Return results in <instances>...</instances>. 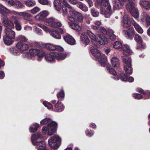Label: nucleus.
Here are the masks:
<instances>
[{
  "mask_svg": "<svg viewBox=\"0 0 150 150\" xmlns=\"http://www.w3.org/2000/svg\"><path fill=\"white\" fill-rule=\"evenodd\" d=\"M71 16H68L67 19L70 27L73 29L79 31L81 30V27L79 24L78 22H82L83 17L80 13L76 11H74L71 13Z\"/></svg>",
  "mask_w": 150,
  "mask_h": 150,
  "instance_id": "obj_1",
  "label": "nucleus"
},
{
  "mask_svg": "<svg viewBox=\"0 0 150 150\" xmlns=\"http://www.w3.org/2000/svg\"><path fill=\"white\" fill-rule=\"evenodd\" d=\"M126 1L127 0H114L113 1L112 10L111 9V6L109 5L106 9L103 7H101L100 9V13L104 15L105 17L109 18L115 11L120 9L124 4V2Z\"/></svg>",
  "mask_w": 150,
  "mask_h": 150,
  "instance_id": "obj_2",
  "label": "nucleus"
},
{
  "mask_svg": "<svg viewBox=\"0 0 150 150\" xmlns=\"http://www.w3.org/2000/svg\"><path fill=\"white\" fill-rule=\"evenodd\" d=\"M87 33L91 39L92 42L97 47H99V46L97 42L102 45H104L108 42L107 39L104 35L98 34L96 35L89 30H87Z\"/></svg>",
  "mask_w": 150,
  "mask_h": 150,
  "instance_id": "obj_3",
  "label": "nucleus"
},
{
  "mask_svg": "<svg viewBox=\"0 0 150 150\" xmlns=\"http://www.w3.org/2000/svg\"><path fill=\"white\" fill-rule=\"evenodd\" d=\"M42 57H45L46 61L48 62L52 63L55 61V59L58 60L64 59L67 57L66 54L59 53L56 52H51L50 53H45V51L43 50Z\"/></svg>",
  "mask_w": 150,
  "mask_h": 150,
  "instance_id": "obj_4",
  "label": "nucleus"
},
{
  "mask_svg": "<svg viewBox=\"0 0 150 150\" xmlns=\"http://www.w3.org/2000/svg\"><path fill=\"white\" fill-rule=\"evenodd\" d=\"M90 50L93 55L98 59V61L100 65L102 67H105L107 61V58L104 55H101L100 51L95 49L92 45L90 46Z\"/></svg>",
  "mask_w": 150,
  "mask_h": 150,
  "instance_id": "obj_5",
  "label": "nucleus"
},
{
  "mask_svg": "<svg viewBox=\"0 0 150 150\" xmlns=\"http://www.w3.org/2000/svg\"><path fill=\"white\" fill-rule=\"evenodd\" d=\"M28 39L24 36L20 35L18 37L17 41H18L16 46L17 48L21 51H24L28 49L29 46L28 44L24 42L27 41Z\"/></svg>",
  "mask_w": 150,
  "mask_h": 150,
  "instance_id": "obj_6",
  "label": "nucleus"
},
{
  "mask_svg": "<svg viewBox=\"0 0 150 150\" xmlns=\"http://www.w3.org/2000/svg\"><path fill=\"white\" fill-rule=\"evenodd\" d=\"M61 142V138L58 136H54L48 140V143L50 147L53 149H57L59 146Z\"/></svg>",
  "mask_w": 150,
  "mask_h": 150,
  "instance_id": "obj_7",
  "label": "nucleus"
},
{
  "mask_svg": "<svg viewBox=\"0 0 150 150\" xmlns=\"http://www.w3.org/2000/svg\"><path fill=\"white\" fill-rule=\"evenodd\" d=\"M122 60L125 64L124 65V69L127 74H130L132 72V67L131 59L128 57H122Z\"/></svg>",
  "mask_w": 150,
  "mask_h": 150,
  "instance_id": "obj_8",
  "label": "nucleus"
},
{
  "mask_svg": "<svg viewBox=\"0 0 150 150\" xmlns=\"http://www.w3.org/2000/svg\"><path fill=\"white\" fill-rule=\"evenodd\" d=\"M43 50H38L37 49H31L29 52H26L25 54V57L28 58H31V56H35L36 55L40 58L42 57Z\"/></svg>",
  "mask_w": 150,
  "mask_h": 150,
  "instance_id": "obj_9",
  "label": "nucleus"
},
{
  "mask_svg": "<svg viewBox=\"0 0 150 150\" xmlns=\"http://www.w3.org/2000/svg\"><path fill=\"white\" fill-rule=\"evenodd\" d=\"M40 46L49 50H56L59 52H62L64 51L63 48L61 46L54 45L50 43L43 44Z\"/></svg>",
  "mask_w": 150,
  "mask_h": 150,
  "instance_id": "obj_10",
  "label": "nucleus"
},
{
  "mask_svg": "<svg viewBox=\"0 0 150 150\" xmlns=\"http://www.w3.org/2000/svg\"><path fill=\"white\" fill-rule=\"evenodd\" d=\"M9 12V11L8 9V11L7 13H1L2 22L4 25L5 26H9L11 28H14L13 23L10 20L8 19L7 16V15Z\"/></svg>",
  "mask_w": 150,
  "mask_h": 150,
  "instance_id": "obj_11",
  "label": "nucleus"
},
{
  "mask_svg": "<svg viewBox=\"0 0 150 150\" xmlns=\"http://www.w3.org/2000/svg\"><path fill=\"white\" fill-rule=\"evenodd\" d=\"M49 127L48 135H51L55 133L57 131V124L54 121H51L50 123L47 124Z\"/></svg>",
  "mask_w": 150,
  "mask_h": 150,
  "instance_id": "obj_12",
  "label": "nucleus"
},
{
  "mask_svg": "<svg viewBox=\"0 0 150 150\" xmlns=\"http://www.w3.org/2000/svg\"><path fill=\"white\" fill-rule=\"evenodd\" d=\"M45 23L47 25L53 28H57L60 27L62 26V24L61 23L58 22H55L54 20L52 18L47 19Z\"/></svg>",
  "mask_w": 150,
  "mask_h": 150,
  "instance_id": "obj_13",
  "label": "nucleus"
},
{
  "mask_svg": "<svg viewBox=\"0 0 150 150\" xmlns=\"http://www.w3.org/2000/svg\"><path fill=\"white\" fill-rule=\"evenodd\" d=\"M126 37L130 40H132L136 33V32L133 28H129L127 30H123Z\"/></svg>",
  "mask_w": 150,
  "mask_h": 150,
  "instance_id": "obj_14",
  "label": "nucleus"
},
{
  "mask_svg": "<svg viewBox=\"0 0 150 150\" xmlns=\"http://www.w3.org/2000/svg\"><path fill=\"white\" fill-rule=\"evenodd\" d=\"M65 32L63 29L59 28L54 31L51 32L50 33V34L52 37L55 38L60 39L61 38V36L60 33L64 34Z\"/></svg>",
  "mask_w": 150,
  "mask_h": 150,
  "instance_id": "obj_15",
  "label": "nucleus"
},
{
  "mask_svg": "<svg viewBox=\"0 0 150 150\" xmlns=\"http://www.w3.org/2000/svg\"><path fill=\"white\" fill-rule=\"evenodd\" d=\"M66 0H54V6L56 10L59 11L62 9V5L66 4Z\"/></svg>",
  "mask_w": 150,
  "mask_h": 150,
  "instance_id": "obj_16",
  "label": "nucleus"
},
{
  "mask_svg": "<svg viewBox=\"0 0 150 150\" xmlns=\"http://www.w3.org/2000/svg\"><path fill=\"white\" fill-rule=\"evenodd\" d=\"M131 20L127 16H125L122 21L121 25L124 28H127L130 27L131 25Z\"/></svg>",
  "mask_w": 150,
  "mask_h": 150,
  "instance_id": "obj_17",
  "label": "nucleus"
},
{
  "mask_svg": "<svg viewBox=\"0 0 150 150\" xmlns=\"http://www.w3.org/2000/svg\"><path fill=\"white\" fill-rule=\"evenodd\" d=\"M106 68L109 72L113 75L112 76V78L116 80H118L120 79V75H119V76L117 74L116 71L111 67L110 64H107Z\"/></svg>",
  "mask_w": 150,
  "mask_h": 150,
  "instance_id": "obj_18",
  "label": "nucleus"
},
{
  "mask_svg": "<svg viewBox=\"0 0 150 150\" xmlns=\"http://www.w3.org/2000/svg\"><path fill=\"white\" fill-rule=\"evenodd\" d=\"M120 75V79L123 81H128L130 82H132L134 81V79L131 76L128 77L123 71H121L118 73Z\"/></svg>",
  "mask_w": 150,
  "mask_h": 150,
  "instance_id": "obj_19",
  "label": "nucleus"
},
{
  "mask_svg": "<svg viewBox=\"0 0 150 150\" xmlns=\"http://www.w3.org/2000/svg\"><path fill=\"white\" fill-rule=\"evenodd\" d=\"M48 15L47 11H43L36 15L35 18L37 20L44 21L45 19Z\"/></svg>",
  "mask_w": 150,
  "mask_h": 150,
  "instance_id": "obj_20",
  "label": "nucleus"
},
{
  "mask_svg": "<svg viewBox=\"0 0 150 150\" xmlns=\"http://www.w3.org/2000/svg\"><path fill=\"white\" fill-rule=\"evenodd\" d=\"M63 39L67 43L71 45H74L76 42L74 38L71 35L69 34L64 36Z\"/></svg>",
  "mask_w": 150,
  "mask_h": 150,
  "instance_id": "obj_21",
  "label": "nucleus"
},
{
  "mask_svg": "<svg viewBox=\"0 0 150 150\" xmlns=\"http://www.w3.org/2000/svg\"><path fill=\"white\" fill-rule=\"evenodd\" d=\"M53 109L56 112H61L63 111L64 108V106L62 103L58 101L56 104L54 105Z\"/></svg>",
  "mask_w": 150,
  "mask_h": 150,
  "instance_id": "obj_22",
  "label": "nucleus"
},
{
  "mask_svg": "<svg viewBox=\"0 0 150 150\" xmlns=\"http://www.w3.org/2000/svg\"><path fill=\"white\" fill-rule=\"evenodd\" d=\"M121 50L123 51L124 55L126 56H129L132 53V51L130 49L129 46L126 44L123 45Z\"/></svg>",
  "mask_w": 150,
  "mask_h": 150,
  "instance_id": "obj_23",
  "label": "nucleus"
},
{
  "mask_svg": "<svg viewBox=\"0 0 150 150\" xmlns=\"http://www.w3.org/2000/svg\"><path fill=\"white\" fill-rule=\"evenodd\" d=\"M5 33L6 36L14 39L15 38V33L9 28H5Z\"/></svg>",
  "mask_w": 150,
  "mask_h": 150,
  "instance_id": "obj_24",
  "label": "nucleus"
},
{
  "mask_svg": "<svg viewBox=\"0 0 150 150\" xmlns=\"http://www.w3.org/2000/svg\"><path fill=\"white\" fill-rule=\"evenodd\" d=\"M132 23L136 30L139 33H142L143 32V30L142 28L138 25L132 18H131Z\"/></svg>",
  "mask_w": 150,
  "mask_h": 150,
  "instance_id": "obj_25",
  "label": "nucleus"
},
{
  "mask_svg": "<svg viewBox=\"0 0 150 150\" xmlns=\"http://www.w3.org/2000/svg\"><path fill=\"white\" fill-rule=\"evenodd\" d=\"M80 39L81 41L86 45H88L90 43V41L88 38L86 34L82 33Z\"/></svg>",
  "mask_w": 150,
  "mask_h": 150,
  "instance_id": "obj_26",
  "label": "nucleus"
},
{
  "mask_svg": "<svg viewBox=\"0 0 150 150\" xmlns=\"http://www.w3.org/2000/svg\"><path fill=\"white\" fill-rule=\"evenodd\" d=\"M33 145L36 146V148L40 147L43 148L44 147H46V143L44 141H33Z\"/></svg>",
  "mask_w": 150,
  "mask_h": 150,
  "instance_id": "obj_27",
  "label": "nucleus"
},
{
  "mask_svg": "<svg viewBox=\"0 0 150 150\" xmlns=\"http://www.w3.org/2000/svg\"><path fill=\"white\" fill-rule=\"evenodd\" d=\"M18 15L26 20L30 21L31 20V18L32 15L30 13L26 12H20L19 13Z\"/></svg>",
  "mask_w": 150,
  "mask_h": 150,
  "instance_id": "obj_28",
  "label": "nucleus"
},
{
  "mask_svg": "<svg viewBox=\"0 0 150 150\" xmlns=\"http://www.w3.org/2000/svg\"><path fill=\"white\" fill-rule=\"evenodd\" d=\"M112 66L115 68L117 69L120 66L119 60L116 57H113L111 60Z\"/></svg>",
  "mask_w": 150,
  "mask_h": 150,
  "instance_id": "obj_29",
  "label": "nucleus"
},
{
  "mask_svg": "<svg viewBox=\"0 0 150 150\" xmlns=\"http://www.w3.org/2000/svg\"><path fill=\"white\" fill-rule=\"evenodd\" d=\"M139 4L142 8L147 10H149L150 8V2L149 1H141Z\"/></svg>",
  "mask_w": 150,
  "mask_h": 150,
  "instance_id": "obj_30",
  "label": "nucleus"
},
{
  "mask_svg": "<svg viewBox=\"0 0 150 150\" xmlns=\"http://www.w3.org/2000/svg\"><path fill=\"white\" fill-rule=\"evenodd\" d=\"M12 38L7 37L6 36H4L3 37V40L4 44L7 45H9L12 44L13 43V41Z\"/></svg>",
  "mask_w": 150,
  "mask_h": 150,
  "instance_id": "obj_31",
  "label": "nucleus"
},
{
  "mask_svg": "<svg viewBox=\"0 0 150 150\" xmlns=\"http://www.w3.org/2000/svg\"><path fill=\"white\" fill-rule=\"evenodd\" d=\"M43 137L42 135L40 134L37 133L33 135L31 137V141L32 144L33 141H38V139Z\"/></svg>",
  "mask_w": 150,
  "mask_h": 150,
  "instance_id": "obj_32",
  "label": "nucleus"
},
{
  "mask_svg": "<svg viewBox=\"0 0 150 150\" xmlns=\"http://www.w3.org/2000/svg\"><path fill=\"white\" fill-rule=\"evenodd\" d=\"M129 12L132 16L134 18L136 19L139 17V12L138 10L136 8H135L132 9H131Z\"/></svg>",
  "mask_w": 150,
  "mask_h": 150,
  "instance_id": "obj_33",
  "label": "nucleus"
},
{
  "mask_svg": "<svg viewBox=\"0 0 150 150\" xmlns=\"http://www.w3.org/2000/svg\"><path fill=\"white\" fill-rule=\"evenodd\" d=\"M92 28L95 30H99L101 33H102L104 34L107 33V32L106 30L103 27L97 26L96 25H93L92 26Z\"/></svg>",
  "mask_w": 150,
  "mask_h": 150,
  "instance_id": "obj_34",
  "label": "nucleus"
},
{
  "mask_svg": "<svg viewBox=\"0 0 150 150\" xmlns=\"http://www.w3.org/2000/svg\"><path fill=\"white\" fill-rule=\"evenodd\" d=\"M25 5L28 7H32L36 4L35 1L33 0H26L24 1Z\"/></svg>",
  "mask_w": 150,
  "mask_h": 150,
  "instance_id": "obj_35",
  "label": "nucleus"
},
{
  "mask_svg": "<svg viewBox=\"0 0 150 150\" xmlns=\"http://www.w3.org/2000/svg\"><path fill=\"white\" fill-rule=\"evenodd\" d=\"M57 97L59 100L62 101L64 99L65 93L64 90L62 89L57 93Z\"/></svg>",
  "mask_w": 150,
  "mask_h": 150,
  "instance_id": "obj_36",
  "label": "nucleus"
},
{
  "mask_svg": "<svg viewBox=\"0 0 150 150\" xmlns=\"http://www.w3.org/2000/svg\"><path fill=\"white\" fill-rule=\"evenodd\" d=\"M96 1L97 4L100 6L106 7L107 5L108 6V0H96Z\"/></svg>",
  "mask_w": 150,
  "mask_h": 150,
  "instance_id": "obj_37",
  "label": "nucleus"
},
{
  "mask_svg": "<svg viewBox=\"0 0 150 150\" xmlns=\"http://www.w3.org/2000/svg\"><path fill=\"white\" fill-rule=\"evenodd\" d=\"M17 47H11L9 49V50L12 54L15 55H17L19 54V52L17 49Z\"/></svg>",
  "mask_w": 150,
  "mask_h": 150,
  "instance_id": "obj_38",
  "label": "nucleus"
},
{
  "mask_svg": "<svg viewBox=\"0 0 150 150\" xmlns=\"http://www.w3.org/2000/svg\"><path fill=\"white\" fill-rule=\"evenodd\" d=\"M66 4H64V5H62V10L63 12V13L65 14H67V7L69 8H72V7L68 3L67 1L66 0Z\"/></svg>",
  "mask_w": 150,
  "mask_h": 150,
  "instance_id": "obj_39",
  "label": "nucleus"
},
{
  "mask_svg": "<svg viewBox=\"0 0 150 150\" xmlns=\"http://www.w3.org/2000/svg\"><path fill=\"white\" fill-rule=\"evenodd\" d=\"M134 5V3L133 1H130L126 4V7L127 9L129 11L131 9L135 8Z\"/></svg>",
  "mask_w": 150,
  "mask_h": 150,
  "instance_id": "obj_40",
  "label": "nucleus"
},
{
  "mask_svg": "<svg viewBox=\"0 0 150 150\" xmlns=\"http://www.w3.org/2000/svg\"><path fill=\"white\" fill-rule=\"evenodd\" d=\"M113 46L114 48L117 49H121V50H122L123 46L122 43L120 41H116L113 44Z\"/></svg>",
  "mask_w": 150,
  "mask_h": 150,
  "instance_id": "obj_41",
  "label": "nucleus"
},
{
  "mask_svg": "<svg viewBox=\"0 0 150 150\" xmlns=\"http://www.w3.org/2000/svg\"><path fill=\"white\" fill-rule=\"evenodd\" d=\"M15 7L16 8L18 9H22L24 8L25 7L21 2L18 0H15Z\"/></svg>",
  "mask_w": 150,
  "mask_h": 150,
  "instance_id": "obj_42",
  "label": "nucleus"
},
{
  "mask_svg": "<svg viewBox=\"0 0 150 150\" xmlns=\"http://www.w3.org/2000/svg\"><path fill=\"white\" fill-rule=\"evenodd\" d=\"M91 13L93 17H98L99 16V12L98 10L94 8H92L91 9Z\"/></svg>",
  "mask_w": 150,
  "mask_h": 150,
  "instance_id": "obj_43",
  "label": "nucleus"
},
{
  "mask_svg": "<svg viewBox=\"0 0 150 150\" xmlns=\"http://www.w3.org/2000/svg\"><path fill=\"white\" fill-rule=\"evenodd\" d=\"M15 24L16 29L18 30H20L21 29V26L20 25V21L18 19H15L14 21Z\"/></svg>",
  "mask_w": 150,
  "mask_h": 150,
  "instance_id": "obj_44",
  "label": "nucleus"
},
{
  "mask_svg": "<svg viewBox=\"0 0 150 150\" xmlns=\"http://www.w3.org/2000/svg\"><path fill=\"white\" fill-rule=\"evenodd\" d=\"M39 127L38 124L35 123L33 125V127L31 126L30 127L29 130L30 132H34L36 131L38 128Z\"/></svg>",
  "mask_w": 150,
  "mask_h": 150,
  "instance_id": "obj_45",
  "label": "nucleus"
},
{
  "mask_svg": "<svg viewBox=\"0 0 150 150\" xmlns=\"http://www.w3.org/2000/svg\"><path fill=\"white\" fill-rule=\"evenodd\" d=\"M144 19L145 20V25L147 27L150 25V17L146 13L144 14Z\"/></svg>",
  "mask_w": 150,
  "mask_h": 150,
  "instance_id": "obj_46",
  "label": "nucleus"
},
{
  "mask_svg": "<svg viewBox=\"0 0 150 150\" xmlns=\"http://www.w3.org/2000/svg\"><path fill=\"white\" fill-rule=\"evenodd\" d=\"M134 37V40L138 43H141L142 42V40L141 37L138 34L135 33Z\"/></svg>",
  "mask_w": 150,
  "mask_h": 150,
  "instance_id": "obj_47",
  "label": "nucleus"
},
{
  "mask_svg": "<svg viewBox=\"0 0 150 150\" xmlns=\"http://www.w3.org/2000/svg\"><path fill=\"white\" fill-rule=\"evenodd\" d=\"M94 133V131L91 129L89 130L88 129H86L85 131L86 135L89 137H91L93 136Z\"/></svg>",
  "mask_w": 150,
  "mask_h": 150,
  "instance_id": "obj_48",
  "label": "nucleus"
},
{
  "mask_svg": "<svg viewBox=\"0 0 150 150\" xmlns=\"http://www.w3.org/2000/svg\"><path fill=\"white\" fill-rule=\"evenodd\" d=\"M43 104L49 109H53V107L52 105L47 101H44L43 102Z\"/></svg>",
  "mask_w": 150,
  "mask_h": 150,
  "instance_id": "obj_49",
  "label": "nucleus"
},
{
  "mask_svg": "<svg viewBox=\"0 0 150 150\" xmlns=\"http://www.w3.org/2000/svg\"><path fill=\"white\" fill-rule=\"evenodd\" d=\"M51 120L48 118H46L40 122V124L41 125H46L47 123L50 122Z\"/></svg>",
  "mask_w": 150,
  "mask_h": 150,
  "instance_id": "obj_50",
  "label": "nucleus"
},
{
  "mask_svg": "<svg viewBox=\"0 0 150 150\" xmlns=\"http://www.w3.org/2000/svg\"><path fill=\"white\" fill-rule=\"evenodd\" d=\"M8 11V9L0 4V13H6Z\"/></svg>",
  "mask_w": 150,
  "mask_h": 150,
  "instance_id": "obj_51",
  "label": "nucleus"
},
{
  "mask_svg": "<svg viewBox=\"0 0 150 150\" xmlns=\"http://www.w3.org/2000/svg\"><path fill=\"white\" fill-rule=\"evenodd\" d=\"M110 32L111 34L109 35V38L111 40L114 41L115 40L116 36L114 34V32L113 30H110Z\"/></svg>",
  "mask_w": 150,
  "mask_h": 150,
  "instance_id": "obj_52",
  "label": "nucleus"
},
{
  "mask_svg": "<svg viewBox=\"0 0 150 150\" xmlns=\"http://www.w3.org/2000/svg\"><path fill=\"white\" fill-rule=\"evenodd\" d=\"M48 129L49 127L47 125V127L44 126L43 127L42 130V133L44 135H45L47 132L48 135Z\"/></svg>",
  "mask_w": 150,
  "mask_h": 150,
  "instance_id": "obj_53",
  "label": "nucleus"
},
{
  "mask_svg": "<svg viewBox=\"0 0 150 150\" xmlns=\"http://www.w3.org/2000/svg\"><path fill=\"white\" fill-rule=\"evenodd\" d=\"M133 97L135 99H140L143 98L142 96L138 93H135L133 94Z\"/></svg>",
  "mask_w": 150,
  "mask_h": 150,
  "instance_id": "obj_54",
  "label": "nucleus"
},
{
  "mask_svg": "<svg viewBox=\"0 0 150 150\" xmlns=\"http://www.w3.org/2000/svg\"><path fill=\"white\" fill-rule=\"evenodd\" d=\"M40 10V9L39 8L35 7L31 10V13L33 14H35L39 11Z\"/></svg>",
  "mask_w": 150,
  "mask_h": 150,
  "instance_id": "obj_55",
  "label": "nucleus"
},
{
  "mask_svg": "<svg viewBox=\"0 0 150 150\" xmlns=\"http://www.w3.org/2000/svg\"><path fill=\"white\" fill-rule=\"evenodd\" d=\"M146 47V45H145L143 44L142 42L141 43H138L137 47V49H140L144 48Z\"/></svg>",
  "mask_w": 150,
  "mask_h": 150,
  "instance_id": "obj_56",
  "label": "nucleus"
},
{
  "mask_svg": "<svg viewBox=\"0 0 150 150\" xmlns=\"http://www.w3.org/2000/svg\"><path fill=\"white\" fill-rule=\"evenodd\" d=\"M38 2L43 5H46L49 4V2L47 0H38Z\"/></svg>",
  "mask_w": 150,
  "mask_h": 150,
  "instance_id": "obj_57",
  "label": "nucleus"
},
{
  "mask_svg": "<svg viewBox=\"0 0 150 150\" xmlns=\"http://www.w3.org/2000/svg\"><path fill=\"white\" fill-rule=\"evenodd\" d=\"M137 91L144 95L145 92L142 88H137Z\"/></svg>",
  "mask_w": 150,
  "mask_h": 150,
  "instance_id": "obj_58",
  "label": "nucleus"
},
{
  "mask_svg": "<svg viewBox=\"0 0 150 150\" xmlns=\"http://www.w3.org/2000/svg\"><path fill=\"white\" fill-rule=\"evenodd\" d=\"M4 77V72L2 71H0V79H2Z\"/></svg>",
  "mask_w": 150,
  "mask_h": 150,
  "instance_id": "obj_59",
  "label": "nucleus"
},
{
  "mask_svg": "<svg viewBox=\"0 0 150 150\" xmlns=\"http://www.w3.org/2000/svg\"><path fill=\"white\" fill-rule=\"evenodd\" d=\"M89 4L90 7H91L93 5V3L91 0H86Z\"/></svg>",
  "mask_w": 150,
  "mask_h": 150,
  "instance_id": "obj_60",
  "label": "nucleus"
},
{
  "mask_svg": "<svg viewBox=\"0 0 150 150\" xmlns=\"http://www.w3.org/2000/svg\"><path fill=\"white\" fill-rule=\"evenodd\" d=\"M69 1L70 3L73 4H77V1L76 0H69Z\"/></svg>",
  "mask_w": 150,
  "mask_h": 150,
  "instance_id": "obj_61",
  "label": "nucleus"
},
{
  "mask_svg": "<svg viewBox=\"0 0 150 150\" xmlns=\"http://www.w3.org/2000/svg\"><path fill=\"white\" fill-rule=\"evenodd\" d=\"M90 127L93 129H95L96 128V125L93 123H92L90 124Z\"/></svg>",
  "mask_w": 150,
  "mask_h": 150,
  "instance_id": "obj_62",
  "label": "nucleus"
},
{
  "mask_svg": "<svg viewBox=\"0 0 150 150\" xmlns=\"http://www.w3.org/2000/svg\"><path fill=\"white\" fill-rule=\"evenodd\" d=\"M36 30L37 32V33L39 34H41L42 33V31L39 28H37L36 29Z\"/></svg>",
  "mask_w": 150,
  "mask_h": 150,
  "instance_id": "obj_63",
  "label": "nucleus"
},
{
  "mask_svg": "<svg viewBox=\"0 0 150 150\" xmlns=\"http://www.w3.org/2000/svg\"><path fill=\"white\" fill-rule=\"evenodd\" d=\"M38 149L37 150H48L46 148V147H44L43 148H40V147L36 148Z\"/></svg>",
  "mask_w": 150,
  "mask_h": 150,
  "instance_id": "obj_64",
  "label": "nucleus"
}]
</instances>
